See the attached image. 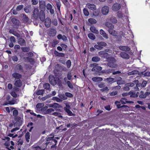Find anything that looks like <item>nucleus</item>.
<instances>
[{
	"label": "nucleus",
	"mask_w": 150,
	"mask_h": 150,
	"mask_svg": "<svg viewBox=\"0 0 150 150\" xmlns=\"http://www.w3.org/2000/svg\"><path fill=\"white\" fill-rule=\"evenodd\" d=\"M105 25L108 28V31L110 34L115 37L117 41L120 40L122 38L121 35H117V33L114 30V25L112 23L109 22H106L105 23Z\"/></svg>",
	"instance_id": "1"
},
{
	"label": "nucleus",
	"mask_w": 150,
	"mask_h": 150,
	"mask_svg": "<svg viewBox=\"0 0 150 150\" xmlns=\"http://www.w3.org/2000/svg\"><path fill=\"white\" fill-rule=\"evenodd\" d=\"M39 16L41 21L42 22L44 21L45 18L44 11H40L39 13L38 8H35L33 11L32 18L35 20L37 21L38 20Z\"/></svg>",
	"instance_id": "2"
},
{
	"label": "nucleus",
	"mask_w": 150,
	"mask_h": 150,
	"mask_svg": "<svg viewBox=\"0 0 150 150\" xmlns=\"http://www.w3.org/2000/svg\"><path fill=\"white\" fill-rule=\"evenodd\" d=\"M46 142L44 144V147H47L48 145H51L55 143V145L57 144V141L56 139H53V137H47L46 138Z\"/></svg>",
	"instance_id": "3"
},
{
	"label": "nucleus",
	"mask_w": 150,
	"mask_h": 150,
	"mask_svg": "<svg viewBox=\"0 0 150 150\" xmlns=\"http://www.w3.org/2000/svg\"><path fill=\"white\" fill-rule=\"evenodd\" d=\"M116 60L113 57H110L108 59L107 65L110 67L115 68L117 66V64L115 63Z\"/></svg>",
	"instance_id": "4"
},
{
	"label": "nucleus",
	"mask_w": 150,
	"mask_h": 150,
	"mask_svg": "<svg viewBox=\"0 0 150 150\" xmlns=\"http://www.w3.org/2000/svg\"><path fill=\"white\" fill-rule=\"evenodd\" d=\"M23 118L20 116H17L14 118L16 122L14 123L13 125L14 127H20L22 125L23 123Z\"/></svg>",
	"instance_id": "5"
},
{
	"label": "nucleus",
	"mask_w": 150,
	"mask_h": 150,
	"mask_svg": "<svg viewBox=\"0 0 150 150\" xmlns=\"http://www.w3.org/2000/svg\"><path fill=\"white\" fill-rule=\"evenodd\" d=\"M15 69L19 73H23L24 72L23 67L20 64H17L16 65Z\"/></svg>",
	"instance_id": "6"
},
{
	"label": "nucleus",
	"mask_w": 150,
	"mask_h": 150,
	"mask_svg": "<svg viewBox=\"0 0 150 150\" xmlns=\"http://www.w3.org/2000/svg\"><path fill=\"white\" fill-rule=\"evenodd\" d=\"M49 82L51 85L53 86L55 85L57 82L54 76L52 75H50L49 77Z\"/></svg>",
	"instance_id": "7"
},
{
	"label": "nucleus",
	"mask_w": 150,
	"mask_h": 150,
	"mask_svg": "<svg viewBox=\"0 0 150 150\" xmlns=\"http://www.w3.org/2000/svg\"><path fill=\"white\" fill-rule=\"evenodd\" d=\"M109 7L106 6L103 7L101 9V12L103 15H106L109 12Z\"/></svg>",
	"instance_id": "8"
},
{
	"label": "nucleus",
	"mask_w": 150,
	"mask_h": 150,
	"mask_svg": "<svg viewBox=\"0 0 150 150\" xmlns=\"http://www.w3.org/2000/svg\"><path fill=\"white\" fill-rule=\"evenodd\" d=\"M121 7L120 4L117 3L114 4L112 6V9L114 11H117L119 10Z\"/></svg>",
	"instance_id": "9"
},
{
	"label": "nucleus",
	"mask_w": 150,
	"mask_h": 150,
	"mask_svg": "<svg viewBox=\"0 0 150 150\" xmlns=\"http://www.w3.org/2000/svg\"><path fill=\"white\" fill-rule=\"evenodd\" d=\"M14 85L17 87H21L22 85V82L20 79L14 80Z\"/></svg>",
	"instance_id": "10"
},
{
	"label": "nucleus",
	"mask_w": 150,
	"mask_h": 150,
	"mask_svg": "<svg viewBox=\"0 0 150 150\" xmlns=\"http://www.w3.org/2000/svg\"><path fill=\"white\" fill-rule=\"evenodd\" d=\"M12 76L15 79V80L20 79L22 77L21 74L16 72L13 73L12 74Z\"/></svg>",
	"instance_id": "11"
},
{
	"label": "nucleus",
	"mask_w": 150,
	"mask_h": 150,
	"mask_svg": "<svg viewBox=\"0 0 150 150\" xmlns=\"http://www.w3.org/2000/svg\"><path fill=\"white\" fill-rule=\"evenodd\" d=\"M56 31L55 29L50 28L49 30V35L50 37L54 36L56 34Z\"/></svg>",
	"instance_id": "12"
},
{
	"label": "nucleus",
	"mask_w": 150,
	"mask_h": 150,
	"mask_svg": "<svg viewBox=\"0 0 150 150\" xmlns=\"http://www.w3.org/2000/svg\"><path fill=\"white\" fill-rule=\"evenodd\" d=\"M86 6L88 8L92 11H94L96 9V6L94 4L88 3L86 4Z\"/></svg>",
	"instance_id": "13"
},
{
	"label": "nucleus",
	"mask_w": 150,
	"mask_h": 150,
	"mask_svg": "<svg viewBox=\"0 0 150 150\" xmlns=\"http://www.w3.org/2000/svg\"><path fill=\"white\" fill-rule=\"evenodd\" d=\"M45 23L46 27H50L51 24V20L50 18H46L45 20Z\"/></svg>",
	"instance_id": "14"
},
{
	"label": "nucleus",
	"mask_w": 150,
	"mask_h": 150,
	"mask_svg": "<svg viewBox=\"0 0 150 150\" xmlns=\"http://www.w3.org/2000/svg\"><path fill=\"white\" fill-rule=\"evenodd\" d=\"M120 55L121 57L123 59H128L129 58V55L124 52H121Z\"/></svg>",
	"instance_id": "15"
},
{
	"label": "nucleus",
	"mask_w": 150,
	"mask_h": 150,
	"mask_svg": "<svg viewBox=\"0 0 150 150\" xmlns=\"http://www.w3.org/2000/svg\"><path fill=\"white\" fill-rule=\"evenodd\" d=\"M120 49L121 50L125 51H129L130 50V48L128 46H120L119 47Z\"/></svg>",
	"instance_id": "16"
},
{
	"label": "nucleus",
	"mask_w": 150,
	"mask_h": 150,
	"mask_svg": "<svg viewBox=\"0 0 150 150\" xmlns=\"http://www.w3.org/2000/svg\"><path fill=\"white\" fill-rule=\"evenodd\" d=\"M56 3V6L59 12H60V8L61 6V2L59 0H55Z\"/></svg>",
	"instance_id": "17"
},
{
	"label": "nucleus",
	"mask_w": 150,
	"mask_h": 150,
	"mask_svg": "<svg viewBox=\"0 0 150 150\" xmlns=\"http://www.w3.org/2000/svg\"><path fill=\"white\" fill-rule=\"evenodd\" d=\"M18 43L21 46H25L26 44L25 40L22 38H20L19 39Z\"/></svg>",
	"instance_id": "18"
},
{
	"label": "nucleus",
	"mask_w": 150,
	"mask_h": 150,
	"mask_svg": "<svg viewBox=\"0 0 150 150\" xmlns=\"http://www.w3.org/2000/svg\"><path fill=\"white\" fill-rule=\"evenodd\" d=\"M100 33L101 35L106 39L108 38V34L106 33L102 29H101L100 31Z\"/></svg>",
	"instance_id": "19"
},
{
	"label": "nucleus",
	"mask_w": 150,
	"mask_h": 150,
	"mask_svg": "<svg viewBox=\"0 0 150 150\" xmlns=\"http://www.w3.org/2000/svg\"><path fill=\"white\" fill-rule=\"evenodd\" d=\"M114 71V69H110L103 70L101 71V72L103 73L109 74L112 73V71Z\"/></svg>",
	"instance_id": "20"
},
{
	"label": "nucleus",
	"mask_w": 150,
	"mask_h": 150,
	"mask_svg": "<svg viewBox=\"0 0 150 150\" xmlns=\"http://www.w3.org/2000/svg\"><path fill=\"white\" fill-rule=\"evenodd\" d=\"M90 30L92 32L98 34L99 33L98 31L97 30L96 28L94 26H91L90 28Z\"/></svg>",
	"instance_id": "21"
},
{
	"label": "nucleus",
	"mask_w": 150,
	"mask_h": 150,
	"mask_svg": "<svg viewBox=\"0 0 150 150\" xmlns=\"http://www.w3.org/2000/svg\"><path fill=\"white\" fill-rule=\"evenodd\" d=\"M147 92H146L144 93L143 91H141L140 92L139 97L141 98H146L147 96H148V94L146 93Z\"/></svg>",
	"instance_id": "22"
},
{
	"label": "nucleus",
	"mask_w": 150,
	"mask_h": 150,
	"mask_svg": "<svg viewBox=\"0 0 150 150\" xmlns=\"http://www.w3.org/2000/svg\"><path fill=\"white\" fill-rule=\"evenodd\" d=\"M92 80L94 82H98L103 81V79L100 77H95L92 78Z\"/></svg>",
	"instance_id": "23"
},
{
	"label": "nucleus",
	"mask_w": 150,
	"mask_h": 150,
	"mask_svg": "<svg viewBox=\"0 0 150 150\" xmlns=\"http://www.w3.org/2000/svg\"><path fill=\"white\" fill-rule=\"evenodd\" d=\"M120 103L122 104H125L126 103H131L132 102V101L127 100V99L125 98H122V100H120Z\"/></svg>",
	"instance_id": "24"
},
{
	"label": "nucleus",
	"mask_w": 150,
	"mask_h": 150,
	"mask_svg": "<svg viewBox=\"0 0 150 150\" xmlns=\"http://www.w3.org/2000/svg\"><path fill=\"white\" fill-rule=\"evenodd\" d=\"M11 21L14 24V26H17L18 25L19 21L15 18H13L11 19Z\"/></svg>",
	"instance_id": "25"
},
{
	"label": "nucleus",
	"mask_w": 150,
	"mask_h": 150,
	"mask_svg": "<svg viewBox=\"0 0 150 150\" xmlns=\"http://www.w3.org/2000/svg\"><path fill=\"white\" fill-rule=\"evenodd\" d=\"M62 108V106L59 104L57 103H54V108L56 110H57L59 109H60Z\"/></svg>",
	"instance_id": "26"
},
{
	"label": "nucleus",
	"mask_w": 150,
	"mask_h": 150,
	"mask_svg": "<svg viewBox=\"0 0 150 150\" xmlns=\"http://www.w3.org/2000/svg\"><path fill=\"white\" fill-rule=\"evenodd\" d=\"M70 109H67L66 108L65 110H64L65 111L67 112L68 115L70 116H74V114L70 110Z\"/></svg>",
	"instance_id": "27"
},
{
	"label": "nucleus",
	"mask_w": 150,
	"mask_h": 150,
	"mask_svg": "<svg viewBox=\"0 0 150 150\" xmlns=\"http://www.w3.org/2000/svg\"><path fill=\"white\" fill-rule=\"evenodd\" d=\"M122 110L123 111H128L129 110V107L128 106L123 105L122 106Z\"/></svg>",
	"instance_id": "28"
},
{
	"label": "nucleus",
	"mask_w": 150,
	"mask_h": 150,
	"mask_svg": "<svg viewBox=\"0 0 150 150\" xmlns=\"http://www.w3.org/2000/svg\"><path fill=\"white\" fill-rule=\"evenodd\" d=\"M100 60V58L97 56H94L92 58V60L94 62H98Z\"/></svg>",
	"instance_id": "29"
},
{
	"label": "nucleus",
	"mask_w": 150,
	"mask_h": 150,
	"mask_svg": "<svg viewBox=\"0 0 150 150\" xmlns=\"http://www.w3.org/2000/svg\"><path fill=\"white\" fill-rule=\"evenodd\" d=\"M83 14L86 16H88L89 14V13L88 10V9L86 8H84L83 10Z\"/></svg>",
	"instance_id": "30"
},
{
	"label": "nucleus",
	"mask_w": 150,
	"mask_h": 150,
	"mask_svg": "<svg viewBox=\"0 0 150 150\" xmlns=\"http://www.w3.org/2000/svg\"><path fill=\"white\" fill-rule=\"evenodd\" d=\"M30 133L28 132L25 134V137L26 141L28 142L29 141V139H30Z\"/></svg>",
	"instance_id": "31"
},
{
	"label": "nucleus",
	"mask_w": 150,
	"mask_h": 150,
	"mask_svg": "<svg viewBox=\"0 0 150 150\" xmlns=\"http://www.w3.org/2000/svg\"><path fill=\"white\" fill-rule=\"evenodd\" d=\"M88 38L91 40H93L95 39L96 38L95 35L92 33H90L88 34Z\"/></svg>",
	"instance_id": "32"
},
{
	"label": "nucleus",
	"mask_w": 150,
	"mask_h": 150,
	"mask_svg": "<svg viewBox=\"0 0 150 150\" xmlns=\"http://www.w3.org/2000/svg\"><path fill=\"white\" fill-rule=\"evenodd\" d=\"M110 21L113 23H116L117 22V20L115 17H112L110 19Z\"/></svg>",
	"instance_id": "33"
},
{
	"label": "nucleus",
	"mask_w": 150,
	"mask_h": 150,
	"mask_svg": "<svg viewBox=\"0 0 150 150\" xmlns=\"http://www.w3.org/2000/svg\"><path fill=\"white\" fill-rule=\"evenodd\" d=\"M32 150H45V149H41V147L39 146H32Z\"/></svg>",
	"instance_id": "34"
},
{
	"label": "nucleus",
	"mask_w": 150,
	"mask_h": 150,
	"mask_svg": "<svg viewBox=\"0 0 150 150\" xmlns=\"http://www.w3.org/2000/svg\"><path fill=\"white\" fill-rule=\"evenodd\" d=\"M129 95H130V97L134 98L137 97L138 96V94L131 91L129 92Z\"/></svg>",
	"instance_id": "35"
},
{
	"label": "nucleus",
	"mask_w": 150,
	"mask_h": 150,
	"mask_svg": "<svg viewBox=\"0 0 150 150\" xmlns=\"http://www.w3.org/2000/svg\"><path fill=\"white\" fill-rule=\"evenodd\" d=\"M99 54L103 55L104 57H107L109 56V54L107 53H105L103 51H100L99 52Z\"/></svg>",
	"instance_id": "36"
},
{
	"label": "nucleus",
	"mask_w": 150,
	"mask_h": 150,
	"mask_svg": "<svg viewBox=\"0 0 150 150\" xmlns=\"http://www.w3.org/2000/svg\"><path fill=\"white\" fill-rule=\"evenodd\" d=\"M89 22L91 24H95L97 23L96 20L93 18H90L88 19Z\"/></svg>",
	"instance_id": "37"
},
{
	"label": "nucleus",
	"mask_w": 150,
	"mask_h": 150,
	"mask_svg": "<svg viewBox=\"0 0 150 150\" xmlns=\"http://www.w3.org/2000/svg\"><path fill=\"white\" fill-rule=\"evenodd\" d=\"M21 49L24 52H27L29 51L30 48L29 47H22Z\"/></svg>",
	"instance_id": "38"
},
{
	"label": "nucleus",
	"mask_w": 150,
	"mask_h": 150,
	"mask_svg": "<svg viewBox=\"0 0 150 150\" xmlns=\"http://www.w3.org/2000/svg\"><path fill=\"white\" fill-rule=\"evenodd\" d=\"M59 42V41L57 40H53V42L52 43V46L54 47L56 46V45Z\"/></svg>",
	"instance_id": "39"
},
{
	"label": "nucleus",
	"mask_w": 150,
	"mask_h": 150,
	"mask_svg": "<svg viewBox=\"0 0 150 150\" xmlns=\"http://www.w3.org/2000/svg\"><path fill=\"white\" fill-rule=\"evenodd\" d=\"M97 43L98 45L102 47L103 46L105 47L107 45V44L104 42H97Z\"/></svg>",
	"instance_id": "40"
},
{
	"label": "nucleus",
	"mask_w": 150,
	"mask_h": 150,
	"mask_svg": "<svg viewBox=\"0 0 150 150\" xmlns=\"http://www.w3.org/2000/svg\"><path fill=\"white\" fill-rule=\"evenodd\" d=\"M114 79L111 77H109L104 80V81H106L108 83L114 81Z\"/></svg>",
	"instance_id": "41"
},
{
	"label": "nucleus",
	"mask_w": 150,
	"mask_h": 150,
	"mask_svg": "<svg viewBox=\"0 0 150 150\" xmlns=\"http://www.w3.org/2000/svg\"><path fill=\"white\" fill-rule=\"evenodd\" d=\"M44 92V90H39L36 91V94L38 95H41L43 94Z\"/></svg>",
	"instance_id": "42"
},
{
	"label": "nucleus",
	"mask_w": 150,
	"mask_h": 150,
	"mask_svg": "<svg viewBox=\"0 0 150 150\" xmlns=\"http://www.w3.org/2000/svg\"><path fill=\"white\" fill-rule=\"evenodd\" d=\"M102 67H101L97 66V67H93L92 69V70L93 71H96L97 70L99 69L100 70H101Z\"/></svg>",
	"instance_id": "43"
},
{
	"label": "nucleus",
	"mask_w": 150,
	"mask_h": 150,
	"mask_svg": "<svg viewBox=\"0 0 150 150\" xmlns=\"http://www.w3.org/2000/svg\"><path fill=\"white\" fill-rule=\"evenodd\" d=\"M93 15L95 16H98L100 13V11L98 10H96V9L94 11H93Z\"/></svg>",
	"instance_id": "44"
},
{
	"label": "nucleus",
	"mask_w": 150,
	"mask_h": 150,
	"mask_svg": "<svg viewBox=\"0 0 150 150\" xmlns=\"http://www.w3.org/2000/svg\"><path fill=\"white\" fill-rule=\"evenodd\" d=\"M4 145L5 146H6L7 147H6V149H7L8 150H11V148L10 147H8L10 145V143L9 142H6L4 144Z\"/></svg>",
	"instance_id": "45"
},
{
	"label": "nucleus",
	"mask_w": 150,
	"mask_h": 150,
	"mask_svg": "<svg viewBox=\"0 0 150 150\" xmlns=\"http://www.w3.org/2000/svg\"><path fill=\"white\" fill-rule=\"evenodd\" d=\"M142 75H144L145 76H150V72H145V71L141 72Z\"/></svg>",
	"instance_id": "46"
},
{
	"label": "nucleus",
	"mask_w": 150,
	"mask_h": 150,
	"mask_svg": "<svg viewBox=\"0 0 150 150\" xmlns=\"http://www.w3.org/2000/svg\"><path fill=\"white\" fill-rule=\"evenodd\" d=\"M117 16L119 18H122L123 17V14L121 11H118L117 13Z\"/></svg>",
	"instance_id": "47"
},
{
	"label": "nucleus",
	"mask_w": 150,
	"mask_h": 150,
	"mask_svg": "<svg viewBox=\"0 0 150 150\" xmlns=\"http://www.w3.org/2000/svg\"><path fill=\"white\" fill-rule=\"evenodd\" d=\"M52 100H56L58 102H60L62 101V99L59 98L57 97H53L52 98Z\"/></svg>",
	"instance_id": "48"
},
{
	"label": "nucleus",
	"mask_w": 150,
	"mask_h": 150,
	"mask_svg": "<svg viewBox=\"0 0 150 150\" xmlns=\"http://www.w3.org/2000/svg\"><path fill=\"white\" fill-rule=\"evenodd\" d=\"M8 136L9 137H12V139L14 140V139L18 137V135L17 134H16L15 135H14L13 134L10 133L8 134Z\"/></svg>",
	"instance_id": "49"
},
{
	"label": "nucleus",
	"mask_w": 150,
	"mask_h": 150,
	"mask_svg": "<svg viewBox=\"0 0 150 150\" xmlns=\"http://www.w3.org/2000/svg\"><path fill=\"white\" fill-rule=\"evenodd\" d=\"M120 103V101H116L115 102V104L116 105L117 107L118 108H122V106H121V104Z\"/></svg>",
	"instance_id": "50"
},
{
	"label": "nucleus",
	"mask_w": 150,
	"mask_h": 150,
	"mask_svg": "<svg viewBox=\"0 0 150 150\" xmlns=\"http://www.w3.org/2000/svg\"><path fill=\"white\" fill-rule=\"evenodd\" d=\"M33 123L32 122H29L27 125V127H29L30 126H31L30 129H29V132H31L32 129L33 128V127L32 126L33 125Z\"/></svg>",
	"instance_id": "51"
},
{
	"label": "nucleus",
	"mask_w": 150,
	"mask_h": 150,
	"mask_svg": "<svg viewBox=\"0 0 150 150\" xmlns=\"http://www.w3.org/2000/svg\"><path fill=\"white\" fill-rule=\"evenodd\" d=\"M54 110L52 108H49L47 109L45 111L46 113L47 114H51V113L52 112H54Z\"/></svg>",
	"instance_id": "52"
},
{
	"label": "nucleus",
	"mask_w": 150,
	"mask_h": 150,
	"mask_svg": "<svg viewBox=\"0 0 150 150\" xmlns=\"http://www.w3.org/2000/svg\"><path fill=\"white\" fill-rule=\"evenodd\" d=\"M43 87L45 89H49L50 88V85L48 83H45L44 84Z\"/></svg>",
	"instance_id": "53"
},
{
	"label": "nucleus",
	"mask_w": 150,
	"mask_h": 150,
	"mask_svg": "<svg viewBox=\"0 0 150 150\" xmlns=\"http://www.w3.org/2000/svg\"><path fill=\"white\" fill-rule=\"evenodd\" d=\"M29 20L28 18L26 15H25L23 16V21L25 23L28 22Z\"/></svg>",
	"instance_id": "54"
},
{
	"label": "nucleus",
	"mask_w": 150,
	"mask_h": 150,
	"mask_svg": "<svg viewBox=\"0 0 150 150\" xmlns=\"http://www.w3.org/2000/svg\"><path fill=\"white\" fill-rule=\"evenodd\" d=\"M40 11H44L45 9V6L44 5H40L39 7Z\"/></svg>",
	"instance_id": "55"
},
{
	"label": "nucleus",
	"mask_w": 150,
	"mask_h": 150,
	"mask_svg": "<svg viewBox=\"0 0 150 150\" xmlns=\"http://www.w3.org/2000/svg\"><path fill=\"white\" fill-rule=\"evenodd\" d=\"M67 83L68 86L71 89H73L74 88L73 86L71 83L69 81H68Z\"/></svg>",
	"instance_id": "56"
},
{
	"label": "nucleus",
	"mask_w": 150,
	"mask_h": 150,
	"mask_svg": "<svg viewBox=\"0 0 150 150\" xmlns=\"http://www.w3.org/2000/svg\"><path fill=\"white\" fill-rule=\"evenodd\" d=\"M66 64L67 67L68 68H69L71 65V62L70 60H68L66 62Z\"/></svg>",
	"instance_id": "57"
},
{
	"label": "nucleus",
	"mask_w": 150,
	"mask_h": 150,
	"mask_svg": "<svg viewBox=\"0 0 150 150\" xmlns=\"http://www.w3.org/2000/svg\"><path fill=\"white\" fill-rule=\"evenodd\" d=\"M11 95L14 98H16L17 97V95L14 91H12L10 93Z\"/></svg>",
	"instance_id": "58"
},
{
	"label": "nucleus",
	"mask_w": 150,
	"mask_h": 150,
	"mask_svg": "<svg viewBox=\"0 0 150 150\" xmlns=\"http://www.w3.org/2000/svg\"><path fill=\"white\" fill-rule=\"evenodd\" d=\"M57 83L59 86L62 87V82L59 78L57 80Z\"/></svg>",
	"instance_id": "59"
},
{
	"label": "nucleus",
	"mask_w": 150,
	"mask_h": 150,
	"mask_svg": "<svg viewBox=\"0 0 150 150\" xmlns=\"http://www.w3.org/2000/svg\"><path fill=\"white\" fill-rule=\"evenodd\" d=\"M23 5H20L18 6L16 8V10L17 11H18L22 9L23 8Z\"/></svg>",
	"instance_id": "60"
},
{
	"label": "nucleus",
	"mask_w": 150,
	"mask_h": 150,
	"mask_svg": "<svg viewBox=\"0 0 150 150\" xmlns=\"http://www.w3.org/2000/svg\"><path fill=\"white\" fill-rule=\"evenodd\" d=\"M65 95L67 97L71 98L73 97V95L71 93L69 92H66L65 93Z\"/></svg>",
	"instance_id": "61"
},
{
	"label": "nucleus",
	"mask_w": 150,
	"mask_h": 150,
	"mask_svg": "<svg viewBox=\"0 0 150 150\" xmlns=\"http://www.w3.org/2000/svg\"><path fill=\"white\" fill-rule=\"evenodd\" d=\"M16 101L15 100H13L11 101H8V104L9 105H12L16 103Z\"/></svg>",
	"instance_id": "62"
},
{
	"label": "nucleus",
	"mask_w": 150,
	"mask_h": 150,
	"mask_svg": "<svg viewBox=\"0 0 150 150\" xmlns=\"http://www.w3.org/2000/svg\"><path fill=\"white\" fill-rule=\"evenodd\" d=\"M62 1L64 4L66 6H68V4H69L68 0H62Z\"/></svg>",
	"instance_id": "63"
},
{
	"label": "nucleus",
	"mask_w": 150,
	"mask_h": 150,
	"mask_svg": "<svg viewBox=\"0 0 150 150\" xmlns=\"http://www.w3.org/2000/svg\"><path fill=\"white\" fill-rule=\"evenodd\" d=\"M72 77L71 73L70 72H68L67 75V78L68 80H70Z\"/></svg>",
	"instance_id": "64"
}]
</instances>
